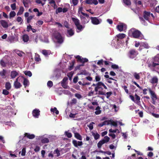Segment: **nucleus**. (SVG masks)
<instances>
[{
  "label": "nucleus",
  "instance_id": "f257e3e1",
  "mask_svg": "<svg viewBox=\"0 0 159 159\" xmlns=\"http://www.w3.org/2000/svg\"><path fill=\"white\" fill-rule=\"evenodd\" d=\"M83 8L80 7L78 10V13L80 15L82 22L83 24L88 23L89 20V16L87 14H85L82 12Z\"/></svg>",
  "mask_w": 159,
  "mask_h": 159
},
{
  "label": "nucleus",
  "instance_id": "f03ea898",
  "mask_svg": "<svg viewBox=\"0 0 159 159\" xmlns=\"http://www.w3.org/2000/svg\"><path fill=\"white\" fill-rule=\"evenodd\" d=\"M53 39L55 42L61 43L63 41V39L61 34L57 32H55L53 34Z\"/></svg>",
  "mask_w": 159,
  "mask_h": 159
},
{
  "label": "nucleus",
  "instance_id": "7ed1b4c3",
  "mask_svg": "<svg viewBox=\"0 0 159 159\" xmlns=\"http://www.w3.org/2000/svg\"><path fill=\"white\" fill-rule=\"evenodd\" d=\"M72 19L76 25L77 29L79 30V31H77V32H79L81 31L84 27L80 24V20L78 19L73 17L72 18Z\"/></svg>",
  "mask_w": 159,
  "mask_h": 159
},
{
  "label": "nucleus",
  "instance_id": "20e7f679",
  "mask_svg": "<svg viewBox=\"0 0 159 159\" xmlns=\"http://www.w3.org/2000/svg\"><path fill=\"white\" fill-rule=\"evenodd\" d=\"M129 33L130 34H131L134 38H138L141 34V32L139 31L134 28L131 29L129 30Z\"/></svg>",
  "mask_w": 159,
  "mask_h": 159
},
{
  "label": "nucleus",
  "instance_id": "39448f33",
  "mask_svg": "<svg viewBox=\"0 0 159 159\" xmlns=\"http://www.w3.org/2000/svg\"><path fill=\"white\" fill-rule=\"evenodd\" d=\"M20 78V77L17 78L14 82V86L16 89H17L20 88L22 86L21 84L18 81L19 79Z\"/></svg>",
  "mask_w": 159,
  "mask_h": 159
},
{
  "label": "nucleus",
  "instance_id": "423d86ee",
  "mask_svg": "<svg viewBox=\"0 0 159 159\" xmlns=\"http://www.w3.org/2000/svg\"><path fill=\"white\" fill-rule=\"evenodd\" d=\"M126 25L123 23H120L117 25V29L120 31L125 30L126 29Z\"/></svg>",
  "mask_w": 159,
  "mask_h": 159
},
{
  "label": "nucleus",
  "instance_id": "0eeeda50",
  "mask_svg": "<svg viewBox=\"0 0 159 159\" xmlns=\"http://www.w3.org/2000/svg\"><path fill=\"white\" fill-rule=\"evenodd\" d=\"M78 60L80 61L82 63H84L85 62H87L88 61V59L86 58H81V57L79 55H78L75 57Z\"/></svg>",
  "mask_w": 159,
  "mask_h": 159
},
{
  "label": "nucleus",
  "instance_id": "6e6552de",
  "mask_svg": "<svg viewBox=\"0 0 159 159\" xmlns=\"http://www.w3.org/2000/svg\"><path fill=\"white\" fill-rule=\"evenodd\" d=\"M90 19L92 23L94 25H98L100 23L99 20L96 17H91Z\"/></svg>",
  "mask_w": 159,
  "mask_h": 159
},
{
  "label": "nucleus",
  "instance_id": "1a4fd4ad",
  "mask_svg": "<svg viewBox=\"0 0 159 159\" xmlns=\"http://www.w3.org/2000/svg\"><path fill=\"white\" fill-rule=\"evenodd\" d=\"M38 139L40 140L43 143H47L49 142V140L47 138H43V136H39L38 138Z\"/></svg>",
  "mask_w": 159,
  "mask_h": 159
},
{
  "label": "nucleus",
  "instance_id": "9d476101",
  "mask_svg": "<svg viewBox=\"0 0 159 159\" xmlns=\"http://www.w3.org/2000/svg\"><path fill=\"white\" fill-rule=\"evenodd\" d=\"M40 112L39 110L37 109L34 110L32 112L33 116L35 118H38L40 114Z\"/></svg>",
  "mask_w": 159,
  "mask_h": 159
},
{
  "label": "nucleus",
  "instance_id": "9b49d317",
  "mask_svg": "<svg viewBox=\"0 0 159 159\" xmlns=\"http://www.w3.org/2000/svg\"><path fill=\"white\" fill-rule=\"evenodd\" d=\"M72 143L75 147H78V146H81L83 145V143L82 141H77L76 140H73Z\"/></svg>",
  "mask_w": 159,
  "mask_h": 159
},
{
  "label": "nucleus",
  "instance_id": "f8f14e48",
  "mask_svg": "<svg viewBox=\"0 0 159 159\" xmlns=\"http://www.w3.org/2000/svg\"><path fill=\"white\" fill-rule=\"evenodd\" d=\"M130 57L131 58H133L134 57L136 56L138 53L137 52L134 50H132L130 51Z\"/></svg>",
  "mask_w": 159,
  "mask_h": 159
},
{
  "label": "nucleus",
  "instance_id": "ddd939ff",
  "mask_svg": "<svg viewBox=\"0 0 159 159\" xmlns=\"http://www.w3.org/2000/svg\"><path fill=\"white\" fill-rule=\"evenodd\" d=\"M158 79L157 77L155 76L152 77L150 80L149 82L152 84H157L158 82Z\"/></svg>",
  "mask_w": 159,
  "mask_h": 159
},
{
  "label": "nucleus",
  "instance_id": "4468645a",
  "mask_svg": "<svg viewBox=\"0 0 159 159\" xmlns=\"http://www.w3.org/2000/svg\"><path fill=\"white\" fill-rule=\"evenodd\" d=\"M0 23L4 28H7L8 27V23L5 20H2L0 21Z\"/></svg>",
  "mask_w": 159,
  "mask_h": 159
},
{
  "label": "nucleus",
  "instance_id": "2eb2a0df",
  "mask_svg": "<svg viewBox=\"0 0 159 159\" xmlns=\"http://www.w3.org/2000/svg\"><path fill=\"white\" fill-rule=\"evenodd\" d=\"M20 78L24 80L23 84V85L25 87L27 86H28L29 85V82L28 80L23 77H20Z\"/></svg>",
  "mask_w": 159,
  "mask_h": 159
},
{
  "label": "nucleus",
  "instance_id": "dca6fc26",
  "mask_svg": "<svg viewBox=\"0 0 159 159\" xmlns=\"http://www.w3.org/2000/svg\"><path fill=\"white\" fill-rule=\"evenodd\" d=\"M18 72L16 70H13L11 72V78L14 79L18 75Z\"/></svg>",
  "mask_w": 159,
  "mask_h": 159
},
{
  "label": "nucleus",
  "instance_id": "f3484780",
  "mask_svg": "<svg viewBox=\"0 0 159 159\" xmlns=\"http://www.w3.org/2000/svg\"><path fill=\"white\" fill-rule=\"evenodd\" d=\"M151 16V13L149 12L144 11V17L147 20H148Z\"/></svg>",
  "mask_w": 159,
  "mask_h": 159
},
{
  "label": "nucleus",
  "instance_id": "a211bd4d",
  "mask_svg": "<svg viewBox=\"0 0 159 159\" xmlns=\"http://www.w3.org/2000/svg\"><path fill=\"white\" fill-rule=\"evenodd\" d=\"M22 39L24 42H27L29 41V38L28 35L25 34L22 36Z\"/></svg>",
  "mask_w": 159,
  "mask_h": 159
},
{
  "label": "nucleus",
  "instance_id": "6ab92c4d",
  "mask_svg": "<svg viewBox=\"0 0 159 159\" xmlns=\"http://www.w3.org/2000/svg\"><path fill=\"white\" fill-rule=\"evenodd\" d=\"M92 135L93 136L95 140H97L100 137L99 135L97 132H92Z\"/></svg>",
  "mask_w": 159,
  "mask_h": 159
},
{
  "label": "nucleus",
  "instance_id": "aec40b11",
  "mask_svg": "<svg viewBox=\"0 0 159 159\" xmlns=\"http://www.w3.org/2000/svg\"><path fill=\"white\" fill-rule=\"evenodd\" d=\"M74 34V31L72 29L68 30L67 34V36H71L73 35Z\"/></svg>",
  "mask_w": 159,
  "mask_h": 159
},
{
  "label": "nucleus",
  "instance_id": "412c9836",
  "mask_svg": "<svg viewBox=\"0 0 159 159\" xmlns=\"http://www.w3.org/2000/svg\"><path fill=\"white\" fill-rule=\"evenodd\" d=\"M25 136L27 137L29 139H34L35 137V135L34 134H30L28 133L25 134Z\"/></svg>",
  "mask_w": 159,
  "mask_h": 159
},
{
  "label": "nucleus",
  "instance_id": "4be33fe9",
  "mask_svg": "<svg viewBox=\"0 0 159 159\" xmlns=\"http://www.w3.org/2000/svg\"><path fill=\"white\" fill-rule=\"evenodd\" d=\"M24 11V9L23 7H21L20 8V9L17 13V15H20L22 14Z\"/></svg>",
  "mask_w": 159,
  "mask_h": 159
},
{
  "label": "nucleus",
  "instance_id": "5701e85b",
  "mask_svg": "<svg viewBox=\"0 0 159 159\" xmlns=\"http://www.w3.org/2000/svg\"><path fill=\"white\" fill-rule=\"evenodd\" d=\"M33 11L34 12L37 13L36 15L38 16H41L43 14L42 12H39V10L37 8H34Z\"/></svg>",
  "mask_w": 159,
  "mask_h": 159
},
{
  "label": "nucleus",
  "instance_id": "b1692460",
  "mask_svg": "<svg viewBox=\"0 0 159 159\" xmlns=\"http://www.w3.org/2000/svg\"><path fill=\"white\" fill-rule=\"evenodd\" d=\"M34 60L36 62H39L41 61V59L39 55L38 54H35V56L34 57Z\"/></svg>",
  "mask_w": 159,
  "mask_h": 159
},
{
  "label": "nucleus",
  "instance_id": "393cba45",
  "mask_svg": "<svg viewBox=\"0 0 159 159\" xmlns=\"http://www.w3.org/2000/svg\"><path fill=\"white\" fill-rule=\"evenodd\" d=\"M110 138L108 136H106L104 137L103 139L102 140L104 143H107L110 140Z\"/></svg>",
  "mask_w": 159,
  "mask_h": 159
},
{
  "label": "nucleus",
  "instance_id": "a878e982",
  "mask_svg": "<svg viewBox=\"0 0 159 159\" xmlns=\"http://www.w3.org/2000/svg\"><path fill=\"white\" fill-rule=\"evenodd\" d=\"M149 92L150 93L151 95L152 96V98L153 99H156V96L155 95V93L153 91L151 90H149Z\"/></svg>",
  "mask_w": 159,
  "mask_h": 159
},
{
  "label": "nucleus",
  "instance_id": "bb28decb",
  "mask_svg": "<svg viewBox=\"0 0 159 159\" xmlns=\"http://www.w3.org/2000/svg\"><path fill=\"white\" fill-rule=\"evenodd\" d=\"M75 137L78 139L81 140H82V137L81 135L78 133H74Z\"/></svg>",
  "mask_w": 159,
  "mask_h": 159
},
{
  "label": "nucleus",
  "instance_id": "cd10ccee",
  "mask_svg": "<svg viewBox=\"0 0 159 159\" xmlns=\"http://www.w3.org/2000/svg\"><path fill=\"white\" fill-rule=\"evenodd\" d=\"M140 47H143L144 48H149L148 45L147 43H142L140 44Z\"/></svg>",
  "mask_w": 159,
  "mask_h": 159
},
{
  "label": "nucleus",
  "instance_id": "c85d7f7f",
  "mask_svg": "<svg viewBox=\"0 0 159 159\" xmlns=\"http://www.w3.org/2000/svg\"><path fill=\"white\" fill-rule=\"evenodd\" d=\"M96 110L95 113L96 115H99L101 113V111L100 110L99 107L98 106L96 108Z\"/></svg>",
  "mask_w": 159,
  "mask_h": 159
},
{
  "label": "nucleus",
  "instance_id": "c756f323",
  "mask_svg": "<svg viewBox=\"0 0 159 159\" xmlns=\"http://www.w3.org/2000/svg\"><path fill=\"white\" fill-rule=\"evenodd\" d=\"M125 35L124 34H119L116 35V37L120 39H123L125 37Z\"/></svg>",
  "mask_w": 159,
  "mask_h": 159
},
{
  "label": "nucleus",
  "instance_id": "7c9ffc66",
  "mask_svg": "<svg viewBox=\"0 0 159 159\" xmlns=\"http://www.w3.org/2000/svg\"><path fill=\"white\" fill-rule=\"evenodd\" d=\"M5 88L7 90H9L11 88V85L9 82H7L5 84Z\"/></svg>",
  "mask_w": 159,
  "mask_h": 159
},
{
  "label": "nucleus",
  "instance_id": "2f4dec72",
  "mask_svg": "<svg viewBox=\"0 0 159 159\" xmlns=\"http://www.w3.org/2000/svg\"><path fill=\"white\" fill-rule=\"evenodd\" d=\"M133 75L134 77L137 80H139L140 79L139 73H137L135 72L133 74Z\"/></svg>",
  "mask_w": 159,
  "mask_h": 159
},
{
  "label": "nucleus",
  "instance_id": "473e14b6",
  "mask_svg": "<svg viewBox=\"0 0 159 159\" xmlns=\"http://www.w3.org/2000/svg\"><path fill=\"white\" fill-rule=\"evenodd\" d=\"M16 15V13L14 11H11L9 14V18L14 17Z\"/></svg>",
  "mask_w": 159,
  "mask_h": 159
},
{
  "label": "nucleus",
  "instance_id": "72a5a7b5",
  "mask_svg": "<svg viewBox=\"0 0 159 159\" xmlns=\"http://www.w3.org/2000/svg\"><path fill=\"white\" fill-rule=\"evenodd\" d=\"M34 16V15H31L27 17L26 19L27 23H30L31 21V20L33 19Z\"/></svg>",
  "mask_w": 159,
  "mask_h": 159
},
{
  "label": "nucleus",
  "instance_id": "f704fd0d",
  "mask_svg": "<svg viewBox=\"0 0 159 159\" xmlns=\"http://www.w3.org/2000/svg\"><path fill=\"white\" fill-rule=\"evenodd\" d=\"M104 143H105L102 140H100L98 143L97 146L98 148H100L102 146Z\"/></svg>",
  "mask_w": 159,
  "mask_h": 159
},
{
  "label": "nucleus",
  "instance_id": "c9c22d12",
  "mask_svg": "<svg viewBox=\"0 0 159 159\" xmlns=\"http://www.w3.org/2000/svg\"><path fill=\"white\" fill-rule=\"evenodd\" d=\"M108 122L107 121H105L103 122L102 123H100L99 124H98V126L100 127H101L103 126L104 125H108Z\"/></svg>",
  "mask_w": 159,
  "mask_h": 159
},
{
  "label": "nucleus",
  "instance_id": "e433bc0d",
  "mask_svg": "<svg viewBox=\"0 0 159 159\" xmlns=\"http://www.w3.org/2000/svg\"><path fill=\"white\" fill-rule=\"evenodd\" d=\"M51 111L53 113L55 111L56 114L57 115L59 113V111L57 110L56 107H54L53 108H51Z\"/></svg>",
  "mask_w": 159,
  "mask_h": 159
},
{
  "label": "nucleus",
  "instance_id": "4c0bfd02",
  "mask_svg": "<svg viewBox=\"0 0 159 159\" xmlns=\"http://www.w3.org/2000/svg\"><path fill=\"white\" fill-rule=\"evenodd\" d=\"M16 21L18 22H20V24H21L22 23L23 20L21 17L18 16L16 19Z\"/></svg>",
  "mask_w": 159,
  "mask_h": 159
},
{
  "label": "nucleus",
  "instance_id": "58836bf2",
  "mask_svg": "<svg viewBox=\"0 0 159 159\" xmlns=\"http://www.w3.org/2000/svg\"><path fill=\"white\" fill-rule=\"evenodd\" d=\"M135 96L136 101V103L138 104L140 102V97L136 94H135Z\"/></svg>",
  "mask_w": 159,
  "mask_h": 159
},
{
  "label": "nucleus",
  "instance_id": "ea45409f",
  "mask_svg": "<svg viewBox=\"0 0 159 159\" xmlns=\"http://www.w3.org/2000/svg\"><path fill=\"white\" fill-rule=\"evenodd\" d=\"M4 124L6 125H8L10 126H13L15 124L14 123L11 122H5Z\"/></svg>",
  "mask_w": 159,
  "mask_h": 159
},
{
  "label": "nucleus",
  "instance_id": "a19ab883",
  "mask_svg": "<svg viewBox=\"0 0 159 159\" xmlns=\"http://www.w3.org/2000/svg\"><path fill=\"white\" fill-rule=\"evenodd\" d=\"M109 132L110 133H116V132H117L118 133H120V131L118 129H116L115 130H113L111 129L109 130Z\"/></svg>",
  "mask_w": 159,
  "mask_h": 159
},
{
  "label": "nucleus",
  "instance_id": "79ce46f5",
  "mask_svg": "<svg viewBox=\"0 0 159 159\" xmlns=\"http://www.w3.org/2000/svg\"><path fill=\"white\" fill-rule=\"evenodd\" d=\"M94 123L93 122H92L89 125H88V127H89V129L90 130H92L93 128V124H94Z\"/></svg>",
  "mask_w": 159,
  "mask_h": 159
},
{
  "label": "nucleus",
  "instance_id": "37998d69",
  "mask_svg": "<svg viewBox=\"0 0 159 159\" xmlns=\"http://www.w3.org/2000/svg\"><path fill=\"white\" fill-rule=\"evenodd\" d=\"M124 2L127 5H129L131 4L130 0H123Z\"/></svg>",
  "mask_w": 159,
  "mask_h": 159
},
{
  "label": "nucleus",
  "instance_id": "c03bdc74",
  "mask_svg": "<svg viewBox=\"0 0 159 159\" xmlns=\"http://www.w3.org/2000/svg\"><path fill=\"white\" fill-rule=\"evenodd\" d=\"M24 73L26 75H28L29 77H31L32 75V73L30 71H25Z\"/></svg>",
  "mask_w": 159,
  "mask_h": 159
},
{
  "label": "nucleus",
  "instance_id": "a18cd8bd",
  "mask_svg": "<svg viewBox=\"0 0 159 159\" xmlns=\"http://www.w3.org/2000/svg\"><path fill=\"white\" fill-rule=\"evenodd\" d=\"M40 40L42 41L43 42L46 43H48L49 42L48 39L47 38L44 37V39H41Z\"/></svg>",
  "mask_w": 159,
  "mask_h": 159
},
{
  "label": "nucleus",
  "instance_id": "49530a36",
  "mask_svg": "<svg viewBox=\"0 0 159 159\" xmlns=\"http://www.w3.org/2000/svg\"><path fill=\"white\" fill-rule=\"evenodd\" d=\"M53 153L54 154H56L57 157H58L60 155L59 151L57 149L55 150Z\"/></svg>",
  "mask_w": 159,
  "mask_h": 159
},
{
  "label": "nucleus",
  "instance_id": "de8ad7c7",
  "mask_svg": "<svg viewBox=\"0 0 159 159\" xmlns=\"http://www.w3.org/2000/svg\"><path fill=\"white\" fill-rule=\"evenodd\" d=\"M102 84H103V83L101 82H98L97 84V87L99 88V89H102V88L101 87V86H102Z\"/></svg>",
  "mask_w": 159,
  "mask_h": 159
},
{
  "label": "nucleus",
  "instance_id": "09e8293b",
  "mask_svg": "<svg viewBox=\"0 0 159 159\" xmlns=\"http://www.w3.org/2000/svg\"><path fill=\"white\" fill-rule=\"evenodd\" d=\"M61 85L65 89H68L69 88V87L68 86H67L66 84L65 83H61Z\"/></svg>",
  "mask_w": 159,
  "mask_h": 159
},
{
  "label": "nucleus",
  "instance_id": "8fccbe9b",
  "mask_svg": "<svg viewBox=\"0 0 159 159\" xmlns=\"http://www.w3.org/2000/svg\"><path fill=\"white\" fill-rule=\"evenodd\" d=\"M85 2L88 4H93V0H86L85 1Z\"/></svg>",
  "mask_w": 159,
  "mask_h": 159
},
{
  "label": "nucleus",
  "instance_id": "3c124183",
  "mask_svg": "<svg viewBox=\"0 0 159 159\" xmlns=\"http://www.w3.org/2000/svg\"><path fill=\"white\" fill-rule=\"evenodd\" d=\"M43 23V21L41 20H39L37 21L36 23V25L39 26L42 25Z\"/></svg>",
  "mask_w": 159,
  "mask_h": 159
},
{
  "label": "nucleus",
  "instance_id": "603ef678",
  "mask_svg": "<svg viewBox=\"0 0 159 159\" xmlns=\"http://www.w3.org/2000/svg\"><path fill=\"white\" fill-rule=\"evenodd\" d=\"M62 12V8L61 7H58L56 10L57 13Z\"/></svg>",
  "mask_w": 159,
  "mask_h": 159
},
{
  "label": "nucleus",
  "instance_id": "864d4df0",
  "mask_svg": "<svg viewBox=\"0 0 159 159\" xmlns=\"http://www.w3.org/2000/svg\"><path fill=\"white\" fill-rule=\"evenodd\" d=\"M26 152V150L25 148H23L21 151V155L22 156H24L25 155Z\"/></svg>",
  "mask_w": 159,
  "mask_h": 159
},
{
  "label": "nucleus",
  "instance_id": "5fc2aeb1",
  "mask_svg": "<svg viewBox=\"0 0 159 159\" xmlns=\"http://www.w3.org/2000/svg\"><path fill=\"white\" fill-rule=\"evenodd\" d=\"M47 85L49 87H51L53 85L52 82L51 81H49L47 83Z\"/></svg>",
  "mask_w": 159,
  "mask_h": 159
},
{
  "label": "nucleus",
  "instance_id": "6e6d98bb",
  "mask_svg": "<svg viewBox=\"0 0 159 159\" xmlns=\"http://www.w3.org/2000/svg\"><path fill=\"white\" fill-rule=\"evenodd\" d=\"M65 134L68 138H70L72 137V134L70 133H69L66 131L65 132Z\"/></svg>",
  "mask_w": 159,
  "mask_h": 159
},
{
  "label": "nucleus",
  "instance_id": "4d7b16f0",
  "mask_svg": "<svg viewBox=\"0 0 159 159\" xmlns=\"http://www.w3.org/2000/svg\"><path fill=\"white\" fill-rule=\"evenodd\" d=\"M7 89H3L2 91V93L4 95H7L9 93V92Z\"/></svg>",
  "mask_w": 159,
  "mask_h": 159
},
{
  "label": "nucleus",
  "instance_id": "13d9d810",
  "mask_svg": "<svg viewBox=\"0 0 159 159\" xmlns=\"http://www.w3.org/2000/svg\"><path fill=\"white\" fill-rule=\"evenodd\" d=\"M11 6L12 10H15L16 9V4L15 3L11 4Z\"/></svg>",
  "mask_w": 159,
  "mask_h": 159
},
{
  "label": "nucleus",
  "instance_id": "bf43d9fd",
  "mask_svg": "<svg viewBox=\"0 0 159 159\" xmlns=\"http://www.w3.org/2000/svg\"><path fill=\"white\" fill-rule=\"evenodd\" d=\"M75 96L78 99H80L82 98L81 95L79 93H76L75 94Z\"/></svg>",
  "mask_w": 159,
  "mask_h": 159
},
{
  "label": "nucleus",
  "instance_id": "052dcab7",
  "mask_svg": "<svg viewBox=\"0 0 159 159\" xmlns=\"http://www.w3.org/2000/svg\"><path fill=\"white\" fill-rule=\"evenodd\" d=\"M72 3L74 5H76L78 2V0H72Z\"/></svg>",
  "mask_w": 159,
  "mask_h": 159
},
{
  "label": "nucleus",
  "instance_id": "680f3d73",
  "mask_svg": "<svg viewBox=\"0 0 159 159\" xmlns=\"http://www.w3.org/2000/svg\"><path fill=\"white\" fill-rule=\"evenodd\" d=\"M63 24L65 26L66 28H69V25L68 22L67 21H64Z\"/></svg>",
  "mask_w": 159,
  "mask_h": 159
},
{
  "label": "nucleus",
  "instance_id": "e2e57ef3",
  "mask_svg": "<svg viewBox=\"0 0 159 159\" xmlns=\"http://www.w3.org/2000/svg\"><path fill=\"white\" fill-rule=\"evenodd\" d=\"M32 28L30 25H29L27 27V31L29 32L30 30H31Z\"/></svg>",
  "mask_w": 159,
  "mask_h": 159
},
{
  "label": "nucleus",
  "instance_id": "0e129e2a",
  "mask_svg": "<svg viewBox=\"0 0 159 159\" xmlns=\"http://www.w3.org/2000/svg\"><path fill=\"white\" fill-rule=\"evenodd\" d=\"M40 149V148L38 146H36L34 149V151L35 152H39Z\"/></svg>",
  "mask_w": 159,
  "mask_h": 159
},
{
  "label": "nucleus",
  "instance_id": "69168bd1",
  "mask_svg": "<svg viewBox=\"0 0 159 159\" xmlns=\"http://www.w3.org/2000/svg\"><path fill=\"white\" fill-rule=\"evenodd\" d=\"M112 92H108L107 93L106 95L107 96L106 97L107 98H108L111 95Z\"/></svg>",
  "mask_w": 159,
  "mask_h": 159
},
{
  "label": "nucleus",
  "instance_id": "338daca9",
  "mask_svg": "<svg viewBox=\"0 0 159 159\" xmlns=\"http://www.w3.org/2000/svg\"><path fill=\"white\" fill-rule=\"evenodd\" d=\"M42 53L45 56H47L48 54V51L46 50H43L42 51Z\"/></svg>",
  "mask_w": 159,
  "mask_h": 159
},
{
  "label": "nucleus",
  "instance_id": "774afa93",
  "mask_svg": "<svg viewBox=\"0 0 159 159\" xmlns=\"http://www.w3.org/2000/svg\"><path fill=\"white\" fill-rule=\"evenodd\" d=\"M111 67L114 69H117L118 68V66L116 64H113L111 66Z\"/></svg>",
  "mask_w": 159,
  "mask_h": 159
}]
</instances>
